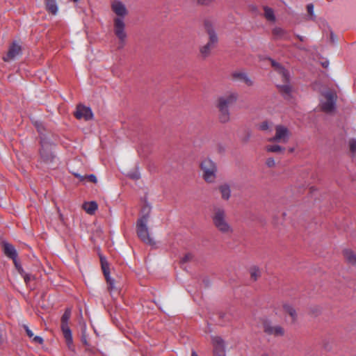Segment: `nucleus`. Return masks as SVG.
Wrapping results in <instances>:
<instances>
[{
    "mask_svg": "<svg viewBox=\"0 0 356 356\" xmlns=\"http://www.w3.org/2000/svg\"><path fill=\"white\" fill-rule=\"evenodd\" d=\"M40 163L47 165L49 168L54 167L56 158L52 152L51 145L42 136H40Z\"/></svg>",
    "mask_w": 356,
    "mask_h": 356,
    "instance_id": "obj_1",
    "label": "nucleus"
},
{
    "mask_svg": "<svg viewBox=\"0 0 356 356\" xmlns=\"http://www.w3.org/2000/svg\"><path fill=\"white\" fill-rule=\"evenodd\" d=\"M271 65L274 67L275 70L280 75L282 81L284 83L283 85H279L277 87L280 91L282 93L286 99H289L291 96V87L289 84V73L285 70L280 63L275 62L273 60H270Z\"/></svg>",
    "mask_w": 356,
    "mask_h": 356,
    "instance_id": "obj_2",
    "label": "nucleus"
},
{
    "mask_svg": "<svg viewBox=\"0 0 356 356\" xmlns=\"http://www.w3.org/2000/svg\"><path fill=\"white\" fill-rule=\"evenodd\" d=\"M113 33L118 40V49H122L124 47L127 40V33L126 32V24L121 17H115L113 19Z\"/></svg>",
    "mask_w": 356,
    "mask_h": 356,
    "instance_id": "obj_3",
    "label": "nucleus"
},
{
    "mask_svg": "<svg viewBox=\"0 0 356 356\" xmlns=\"http://www.w3.org/2000/svg\"><path fill=\"white\" fill-rule=\"evenodd\" d=\"M71 316V310L67 309L61 317V330L63 332V337L65 339L67 348L71 350H74V346L73 344V339L71 330L68 325V321Z\"/></svg>",
    "mask_w": 356,
    "mask_h": 356,
    "instance_id": "obj_4",
    "label": "nucleus"
},
{
    "mask_svg": "<svg viewBox=\"0 0 356 356\" xmlns=\"http://www.w3.org/2000/svg\"><path fill=\"white\" fill-rule=\"evenodd\" d=\"M205 29L209 36V42L200 48V53L203 57H207L212 49L215 47V44L218 42V37L216 34L212 24L209 21L204 22Z\"/></svg>",
    "mask_w": 356,
    "mask_h": 356,
    "instance_id": "obj_5",
    "label": "nucleus"
},
{
    "mask_svg": "<svg viewBox=\"0 0 356 356\" xmlns=\"http://www.w3.org/2000/svg\"><path fill=\"white\" fill-rule=\"evenodd\" d=\"M213 220L215 226L221 232L228 234L232 232L231 226L227 223L225 219L224 210L221 209H216Z\"/></svg>",
    "mask_w": 356,
    "mask_h": 356,
    "instance_id": "obj_6",
    "label": "nucleus"
},
{
    "mask_svg": "<svg viewBox=\"0 0 356 356\" xmlns=\"http://www.w3.org/2000/svg\"><path fill=\"white\" fill-rule=\"evenodd\" d=\"M136 228L137 234L143 242L148 244H153V241L149 234L147 216H143L138 220Z\"/></svg>",
    "mask_w": 356,
    "mask_h": 356,
    "instance_id": "obj_7",
    "label": "nucleus"
},
{
    "mask_svg": "<svg viewBox=\"0 0 356 356\" xmlns=\"http://www.w3.org/2000/svg\"><path fill=\"white\" fill-rule=\"evenodd\" d=\"M200 168L202 172L203 178L216 177L217 176L216 163L211 159H203L200 164Z\"/></svg>",
    "mask_w": 356,
    "mask_h": 356,
    "instance_id": "obj_8",
    "label": "nucleus"
},
{
    "mask_svg": "<svg viewBox=\"0 0 356 356\" xmlns=\"http://www.w3.org/2000/svg\"><path fill=\"white\" fill-rule=\"evenodd\" d=\"M324 100L321 101V109L326 113L332 112L335 107L337 95L334 92L327 90L323 93Z\"/></svg>",
    "mask_w": 356,
    "mask_h": 356,
    "instance_id": "obj_9",
    "label": "nucleus"
},
{
    "mask_svg": "<svg viewBox=\"0 0 356 356\" xmlns=\"http://www.w3.org/2000/svg\"><path fill=\"white\" fill-rule=\"evenodd\" d=\"M275 134L273 138L268 140L270 142L286 143L289 141L291 132L286 127L278 124L275 127Z\"/></svg>",
    "mask_w": 356,
    "mask_h": 356,
    "instance_id": "obj_10",
    "label": "nucleus"
},
{
    "mask_svg": "<svg viewBox=\"0 0 356 356\" xmlns=\"http://www.w3.org/2000/svg\"><path fill=\"white\" fill-rule=\"evenodd\" d=\"M238 94L236 92H228L218 98L216 105L225 106L228 108L234 104L238 99Z\"/></svg>",
    "mask_w": 356,
    "mask_h": 356,
    "instance_id": "obj_11",
    "label": "nucleus"
},
{
    "mask_svg": "<svg viewBox=\"0 0 356 356\" xmlns=\"http://www.w3.org/2000/svg\"><path fill=\"white\" fill-rule=\"evenodd\" d=\"M22 54L21 46L17 42H13L8 48V52L6 56L3 57L5 62H9L15 59Z\"/></svg>",
    "mask_w": 356,
    "mask_h": 356,
    "instance_id": "obj_12",
    "label": "nucleus"
},
{
    "mask_svg": "<svg viewBox=\"0 0 356 356\" xmlns=\"http://www.w3.org/2000/svg\"><path fill=\"white\" fill-rule=\"evenodd\" d=\"M111 6L112 11L117 15L116 17H121L124 19L128 14L125 5L119 0L113 1Z\"/></svg>",
    "mask_w": 356,
    "mask_h": 356,
    "instance_id": "obj_13",
    "label": "nucleus"
},
{
    "mask_svg": "<svg viewBox=\"0 0 356 356\" xmlns=\"http://www.w3.org/2000/svg\"><path fill=\"white\" fill-rule=\"evenodd\" d=\"M74 115L77 119H84L85 120H89L92 118V113L89 107L79 105L76 107Z\"/></svg>",
    "mask_w": 356,
    "mask_h": 356,
    "instance_id": "obj_14",
    "label": "nucleus"
},
{
    "mask_svg": "<svg viewBox=\"0 0 356 356\" xmlns=\"http://www.w3.org/2000/svg\"><path fill=\"white\" fill-rule=\"evenodd\" d=\"M3 248L4 254L8 257L12 259L13 260L15 267L18 268V265H19V264L17 260V253L14 246L8 243L3 242Z\"/></svg>",
    "mask_w": 356,
    "mask_h": 356,
    "instance_id": "obj_15",
    "label": "nucleus"
},
{
    "mask_svg": "<svg viewBox=\"0 0 356 356\" xmlns=\"http://www.w3.org/2000/svg\"><path fill=\"white\" fill-rule=\"evenodd\" d=\"M213 353L215 356H225L224 343L220 337H213L212 339Z\"/></svg>",
    "mask_w": 356,
    "mask_h": 356,
    "instance_id": "obj_16",
    "label": "nucleus"
},
{
    "mask_svg": "<svg viewBox=\"0 0 356 356\" xmlns=\"http://www.w3.org/2000/svg\"><path fill=\"white\" fill-rule=\"evenodd\" d=\"M264 332L268 334L274 336H282L284 334V330L279 325H271L268 323H266L264 325Z\"/></svg>",
    "mask_w": 356,
    "mask_h": 356,
    "instance_id": "obj_17",
    "label": "nucleus"
},
{
    "mask_svg": "<svg viewBox=\"0 0 356 356\" xmlns=\"http://www.w3.org/2000/svg\"><path fill=\"white\" fill-rule=\"evenodd\" d=\"M101 264H102V268L104 275L106 279L108 284H109L108 288L110 290H112L114 287L113 286L114 283H113V280H111V277H109L110 273H109L108 264L104 259L101 257Z\"/></svg>",
    "mask_w": 356,
    "mask_h": 356,
    "instance_id": "obj_18",
    "label": "nucleus"
},
{
    "mask_svg": "<svg viewBox=\"0 0 356 356\" xmlns=\"http://www.w3.org/2000/svg\"><path fill=\"white\" fill-rule=\"evenodd\" d=\"M273 37L276 40H289L290 35L289 33L284 29L280 27H275L272 31Z\"/></svg>",
    "mask_w": 356,
    "mask_h": 356,
    "instance_id": "obj_19",
    "label": "nucleus"
},
{
    "mask_svg": "<svg viewBox=\"0 0 356 356\" xmlns=\"http://www.w3.org/2000/svg\"><path fill=\"white\" fill-rule=\"evenodd\" d=\"M232 76L234 80L243 81L248 86L253 85V81L243 72H234Z\"/></svg>",
    "mask_w": 356,
    "mask_h": 356,
    "instance_id": "obj_20",
    "label": "nucleus"
},
{
    "mask_svg": "<svg viewBox=\"0 0 356 356\" xmlns=\"http://www.w3.org/2000/svg\"><path fill=\"white\" fill-rule=\"evenodd\" d=\"M219 111V120L222 123H226L229 121L230 112L228 108L216 105Z\"/></svg>",
    "mask_w": 356,
    "mask_h": 356,
    "instance_id": "obj_21",
    "label": "nucleus"
},
{
    "mask_svg": "<svg viewBox=\"0 0 356 356\" xmlns=\"http://www.w3.org/2000/svg\"><path fill=\"white\" fill-rule=\"evenodd\" d=\"M83 209L90 215H93L98 209V205L96 202H85L82 204Z\"/></svg>",
    "mask_w": 356,
    "mask_h": 356,
    "instance_id": "obj_22",
    "label": "nucleus"
},
{
    "mask_svg": "<svg viewBox=\"0 0 356 356\" xmlns=\"http://www.w3.org/2000/svg\"><path fill=\"white\" fill-rule=\"evenodd\" d=\"M282 310L284 313L288 314L290 316L291 322H294L296 321L297 316L296 312L291 305L289 304L283 305Z\"/></svg>",
    "mask_w": 356,
    "mask_h": 356,
    "instance_id": "obj_23",
    "label": "nucleus"
},
{
    "mask_svg": "<svg viewBox=\"0 0 356 356\" xmlns=\"http://www.w3.org/2000/svg\"><path fill=\"white\" fill-rule=\"evenodd\" d=\"M343 254L347 262L350 264H356V254L353 250L349 249L344 250Z\"/></svg>",
    "mask_w": 356,
    "mask_h": 356,
    "instance_id": "obj_24",
    "label": "nucleus"
},
{
    "mask_svg": "<svg viewBox=\"0 0 356 356\" xmlns=\"http://www.w3.org/2000/svg\"><path fill=\"white\" fill-rule=\"evenodd\" d=\"M45 1L47 11L52 15H56L58 13V6L56 0H46Z\"/></svg>",
    "mask_w": 356,
    "mask_h": 356,
    "instance_id": "obj_25",
    "label": "nucleus"
},
{
    "mask_svg": "<svg viewBox=\"0 0 356 356\" xmlns=\"http://www.w3.org/2000/svg\"><path fill=\"white\" fill-rule=\"evenodd\" d=\"M264 16H265V17L268 21L274 22L275 20V17L274 12L273 10V9H271V8L267 7V6H265L264 8Z\"/></svg>",
    "mask_w": 356,
    "mask_h": 356,
    "instance_id": "obj_26",
    "label": "nucleus"
},
{
    "mask_svg": "<svg viewBox=\"0 0 356 356\" xmlns=\"http://www.w3.org/2000/svg\"><path fill=\"white\" fill-rule=\"evenodd\" d=\"M266 149L268 152H282L285 148L279 145H269L266 147Z\"/></svg>",
    "mask_w": 356,
    "mask_h": 356,
    "instance_id": "obj_27",
    "label": "nucleus"
},
{
    "mask_svg": "<svg viewBox=\"0 0 356 356\" xmlns=\"http://www.w3.org/2000/svg\"><path fill=\"white\" fill-rule=\"evenodd\" d=\"M18 270V272L20 273V275L23 277L24 282L28 284L29 282H30L32 279L31 275L27 274L24 272L22 266L18 265V268H16Z\"/></svg>",
    "mask_w": 356,
    "mask_h": 356,
    "instance_id": "obj_28",
    "label": "nucleus"
},
{
    "mask_svg": "<svg viewBox=\"0 0 356 356\" xmlns=\"http://www.w3.org/2000/svg\"><path fill=\"white\" fill-rule=\"evenodd\" d=\"M220 193L222 194V197L225 200H228L230 196V189L227 186H222L220 188Z\"/></svg>",
    "mask_w": 356,
    "mask_h": 356,
    "instance_id": "obj_29",
    "label": "nucleus"
},
{
    "mask_svg": "<svg viewBox=\"0 0 356 356\" xmlns=\"http://www.w3.org/2000/svg\"><path fill=\"white\" fill-rule=\"evenodd\" d=\"M272 126V123L268 121H263L260 124H258V129L261 131H269L270 130V127Z\"/></svg>",
    "mask_w": 356,
    "mask_h": 356,
    "instance_id": "obj_30",
    "label": "nucleus"
},
{
    "mask_svg": "<svg viewBox=\"0 0 356 356\" xmlns=\"http://www.w3.org/2000/svg\"><path fill=\"white\" fill-rule=\"evenodd\" d=\"M250 275H251V277L254 280H257V277H259V275H260V271H259V268L255 266L251 268Z\"/></svg>",
    "mask_w": 356,
    "mask_h": 356,
    "instance_id": "obj_31",
    "label": "nucleus"
},
{
    "mask_svg": "<svg viewBox=\"0 0 356 356\" xmlns=\"http://www.w3.org/2000/svg\"><path fill=\"white\" fill-rule=\"evenodd\" d=\"M350 150L352 153H356V140L352 139L349 142Z\"/></svg>",
    "mask_w": 356,
    "mask_h": 356,
    "instance_id": "obj_32",
    "label": "nucleus"
},
{
    "mask_svg": "<svg viewBox=\"0 0 356 356\" xmlns=\"http://www.w3.org/2000/svg\"><path fill=\"white\" fill-rule=\"evenodd\" d=\"M266 165H267L268 167L271 168V167L275 166V160H274V159H273V158L270 157V158H268V159H267V160H266Z\"/></svg>",
    "mask_w": 356,
    "mask_h": 356,
    "instance_id": "obj_33",
    "label": "nucleus"
},
{
    "mask_svg": "<svg viewBox=\"0 0 356 356\" xmlns=\"http://www.w3.org/2000/svg\"><path fill=\"white\" fill-rule=\"evenodd\" d=\"M307 10L309 15L312 17L314 15V6L312 3H309L307 6Z\"/></svg>",
    "mask_w": 356,
    "mask_h": 356,
    "instance_id": "obj_34",
    "label": "nucleus"
},
{
    "mask_svg": "<svg viewBox=\"0 0 356 356\" xmlns=\"http://www.w3.org/2000/svg\"><path fill=\"white\" fill-rule=\"evenodd\" d=\"M74 175L76 178H90V179L96 178L95 175H94L93 174L86 175L84 176H81V175L75 174V173Z\"/></svg>",
    "mask_w": 356,
    "mask_h": 356,
    "instance_id": "obj_35",
    "label": "nucleus"
},
{
    "mask_svg": "<svg viewBox=\"0 0 356 356\" xmlns=\"http://www.w3.org/2000/svg\"><path fill=\"white\" fill-rule=\"evenodd\" d=\"M33 341L35 343H39V344H42L43 343L42 338L40 337H38V336H35V337H33Z\"/></svg>",
    "mask_w": 356,
    "mask_h": 356,
    "instance_id": "obj_36",
    "label": "nucleus"
},
{
    "mask_svg": "<svg viewBox=\"0 0 356 356\" xmlns=\"http://www.w3.org/2000/svg\"><path fill=\"white\" fill-rule=\"evenodd\" d=\"M24 329H25V331L27 334V335L30 337V338H32L33 337V332L29 328L28 326L26 325H24Z\"/></svg>",
    "mask_w": 356,
    "mask_h": 356,
    "instance_id": "obj_37",
    "label": "nucleus"
},
{
    "mask_svg": "<svg viewBox=\"0 0 356 356\" xmlns=\"http://www.w3.org/2000/svg\"><path fill=\"white\" fill-rule=\"evenodd\" d=\"M213 0H198V3L201 5H208Z\"/></svg>",
    "mask_w": 356,
    "mask_h": 356,
    "instance_id": "obj_38",
    "label": "nucleus"
},
{
    "mask_svg": "<svg viewBox=\"0 0 356 356\" xmlns=\"http://www.w3.org/2000/svg\"><path fill=\"white\" fill-rule=\"evenodd\" d=\"M140 174L139 173V172L138 170H136L130 177V178H134V179H136V178H140Z\"/></svg>",
    "mask_w": 356,
    "mask_h": 356,
    "instance_id": "obj_39",
    "label": "nucleus"
},
{
    "mask_svg": "<svg viewBox=\"0 0 356 356\" xmlns=\"http://www.w3.org/2000/svg\"><path fill=\"white\" fill-rule=\"evenodd\" d=\"M250 137V132H248V135H247V136H246V138H245L243 140H244L245 142H247V141L249 140Z\"/></svg>",
    "mask_w": 356,
    "mask_h": 356,
    "instance_id": "obj_40",
    "label": "nucleus"
},
{
    "mask_svg": "<svg viewBox=\"0 0 356 356\" xmlns=\"http://www.w3.org/2000/svg\"><path fill=\"white\" fill-rule=\"evenodd\" d=\"M190 257H191L190 254L186 255V257L184 258V261H188L190 259Z\"/></svg>",
    "mask_w": 356,
    "mask_h": 356,
    "instance_id": "obj_41",
    "label": "nucleus"
},
{
    "mask_svg": "<svg viewBox=\"0 0 356 356\" xmlns=\"http://www.w3.org/2000/svg\"><path fill=\"white\" fill-rule=\"evenodd\" d=\"M297 38L300 40V41H303V37L302 36H300V35H297Z\"/></svg>",
    "mask_w": 356,
    "mask_h": 356,
    "instance_id": "obj_42",
    "label": "nucleus"
},
{
    "mask_svg": "<svg viewBox=\"0 0 356 356\" xmlns=\"http://www.w3.org/2000/svg\"><path fill=\"white\" fill-rule=\"evenodd\" d=\"M191 356H198L195 351H193L191 353Z\"/></svg>",
    "mask_w": 356,
    "mask_h": 356,
    "instance_id": "obj_43",
    "label": "nucleus"
},
{
    "mask_svg": "<svg viewBox=\"0 0 356 356\" xmlns=\"http://www.w3.org/2000/svg\"><path fill=\"white\" fill-rule=\"evenodd\" d=\"M90 181H93L95 184H96V183H97V179H90Z\"/></svg>",
    "mask_w": 356,
    "mask_h": 356,
    "instance_id": "obj_44",
    "label": "nucleus"
},
{
    "mask_svg": "<svg viewBox=\"0 0 356 356\" xmlns=\"http://www.w3.org/2000/svg\"><path fill=\"white\" fill-rule=\"evenodd\" d=\"M262 356H269V355H268L266 354H264V355H262Z\"/></svg>",
    "mask_w": 356,
    "mask_h": 356,
    "instance_id": "obj_45",
    "label": "nucleus"
}]
</instances>
